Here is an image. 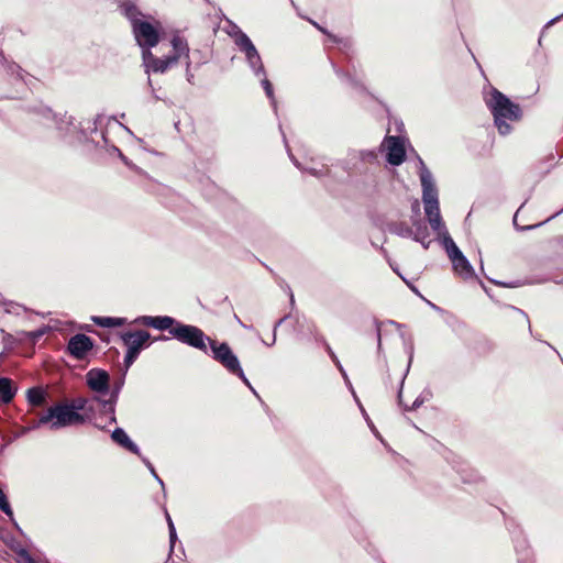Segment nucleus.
Returning <instances> with one entry per match:
<instances>
[{
    "mask_svg": "<svg viewBox=\"0 0 563 563\" xmlns=\"http://www.w3.org/2000/svg\"><path fill=\"white\" fill-rule=\"evenodd\" d=\"M87 421V415L73 410L68 402H57L51 406L46 412L40 415L38 420L33 422L34 427L48 424L52 430L68 426H79Z\"/></svg>",
    "mask_w": 563,
    "mask_h": 563,
    "instance_id": "nucleus-1",
    "label": "nucleus"
},
{
    "mask_svg": "<svg viewBox=\"0 0 563 563\" xmlns=\"http://www.w3.org/2000/svg\"><path fill=\"white\" fill-rule=\"evenodd\" d=\"M172 52L164 56L157 57L150 51L144 54V59L148 67L152 68L154 73H165L173 66L177 65L179 58L181 56L189 57V47L187 41L181 36H174L172 40Z\"/></svg>",
    "mask_w": 563,
    "mask_h": 563,
    "instance_id": "nucleus-2",
    "label": "nucleus"
},
{
    "mask_svg": "<svg viewBox=\"0 0 563 563\" xmlns=\"http://www.w3.org/2000/svg\"><path fill=\"white\" fill-rule=\"evenodd\" d=\"M170 335L184 344L198 349L205 353L208 351L206 341L210 339L198 327L176 322L170 329Z\"/></svg>",
    "mask_w": 563,
    "mask_h": 563,
    "instance_id": "nucleus-3",
    "label": "nucleus"
},
{
    "mask_svg": "<svg viewBox=\"0 0 563 563\" xmlns=\"http://www.w3.org/2000/svg\"><path fill=\"white\" fill-rule=\"evenodd\" d=\"M121 339L128 347L124 365L129 368L135 362L141 351L150 345L151 334L145 330L126 331L121 334Z\"/></svg>",
    "mask_w": 563,
    "mask_h": 563,
    "instance_id": "nucleus-4",
    "label": "nucleus"
},
{
    "mask_svg": "<svg viewBox=\"0 0 563 563\" xmlns=\"http://www.w3.org/2000/svg\"><path fill=\"white\" fill-rule=\"evenodd\" d=\"M213 358L225 367L231 374H234L246 382L243 369L240 366L238 357L232 352L228 343H219L216 340L208 339Z\"/></svg>",
    "mask_w": 563,
    "mask_h": 563,
    "instance_id": "nucleus-5",
    "label": "nucleus"
},
{
    "mask_svg": "<svg viewBox=\"0 0 563 563\" xmlns=\"http://www.w3.org/2000/svg\"><path fill=\"white\" fill-rule=\"evenodd\" d=\"M493 115L504 117L507 120L516 121L521 117L519 104L514 103L508 97L497 89H494L488 102Z\"/></svg>",
    "mask_w": 563,
    "mask_h": 563,
    "instance_id": "nucleus-6",
    "label": "nucleus"
},
{
    "mask_svg": "<svg viewBox=\"0 0 563 563\" xmlns=\"http://www.w3.org/2000/svg\"><path fill=\"white\" fill-rule=\"evenodd\" d=\"M133 33L142 47H154L159 42L158 29L147 21L135 22Z\"/></svg>",
    "mask_w": 563,
    "mask_h": 563,
    "instance_id": "nucleus-7",
    "label": "nucleus"
},
{
    "mask_svg": "<svg viewBox=\"0 0 563 563\" xmlns=\"http://www.w3.org/2000/svg\"><path fill=\"white\" fill-rule=\"evenodd\" d=\"M93 349V341L86 334L73 335L67 344V352L76 360H84Z\"/></svg>",
    "mask_w": 563,
    "mask_h": 563,
    "instance_id": "nucleus-8",
    "label": "nucleus"
},
{
    "mask_svg": "<svg viewBox=\"0 0 563 563\" xmlns=\"http://www.w3.org/2000/svg\"><path fill=\"white\" fill-rule=\"evenodd\" d=\"M86 378L87 385L91 390L101 394L108 393L110 376L104 369L92 368L87 373Z\"/></svg>",
    "mask_w": 563,
    "mask_h": 563,
    "instance_id": "nucleus-9",
    "label": "nucleus"
},
{
    "mask_svg": "<svg viewBox=\"0 0 563 563\" xmlns=\"http://www.w3.org/2000/svg\"><path fill=\"white\" fill-rule=\"evenodd\" d=\"M176 320L168 316H142L136 318L133 323L141 324L148 328H154L158 330H168L170 333V329L176 324Z\"/></svg>",
    "mask_w": 563,
    "mask_h": 563,
    "instance_id": "nucleus-10",
    "label": "nucleus"
},
{
    "mask_svg": "<svg viewBox=\"0 0 563 563\" xmlns=\"http://www.w3.org/2000/svg\"><path fill=\"white\" fill-rule=\"evenodd\" d=\"M387 162L391 165H400L406 158V151L404 144L397 136H389L387 139Z\"/></svg>",
    "mask_w": 563,
    "mask_h": 563,
    "instance_id": "nucleus-11",
    "label": "nucleus"
},
{
    "mask_svg": "<svg viewBox=\"0 0 563 563\" xmlns=\"http://www.w3.org/2000/svg\"><path fill=\"white\" fill-rule=\"evenodd\" d=\"M26 400L32 408H40L46 405L47 394L40 386L32 387L26 390Z\"/></svg>",
    "mask_w": 563,
    "mask_h": 563,
    "instance_id": "nucleus-12",
    "label": "nucleus"
},
{
    "mask_svg": "<svg viewBox=\"0 0 563 563\" xmlns=\"http://www.w3.org/2000/svg\"><path fill=\"white\" fill-rule=\"evenodd\" d=\"M111 438L114 442H117L118 444H120L121 446L126 449L129 452L135 453V454L139 453L137 445L129 438V435L126 434V432L123 429L117 428L112 432Z\"/></svg>",
    "mask_w": 563,
    "mask_h": 563,
    "instance_id": "nucleus-13",
    "label": "nucleus"
},
{
    "mask_svg": "<svg viewBox=\"0 0 563 563\" xmlns=\"http://www.w3.org/2000/svg\"><path fill=\"white\" fill-rule=\"evenodd\" d=\"M16 388L13 387V382L10 378H0V405L9 404L13 400Z\"/></svg>",
    "mask_w": 563,
    "mask_h": 563,
    "instance_id": "nucleus-14",
    "label": "nucleus"
},
{
    "mask_svg": "<svg viewBox=\"0 0 563 563\" xmlns=\"http://www.w3.org/2000/svg\"><path fill=\"white\" fill-rule=\"evenodd\" d=\"M421 185H422V201L423 205L430 203H439L438 201V191L435 187L430 183L427 176L421 175Z\"/></svg>",
    "mask_w": 563,
    "mask_h": 563,
    "instance_id": "nucleus-15",
    "label": "nucleus"
},
{
    "mask_svg": "<svg viewBox=\"0 0 563 563\" xmlns=\"http://www.w3.org/2000/svg\"><path fill=\"white\" fill-rule=\"evenodd\" d=\"M424 212L433 230H439L442 224L439 203L424 205Z\"/></svg>",
    "mask_w": 563,
    "mask_h": 563,
    "instance_id": "nucleus-16",
    "label": "nucleus"
},
{
    "mask_svg": "<svg viewBox=\"0 0 563 563\" xmlns=\"http://www.w3.org/2000/svg\"><path fill=\"white\" fill-rule=\"evenodd\" d=\"M452 264H453L454 271L457 274H460L461 276H463L464 278H468V277L473 276V274H474L473 267L471 266V264L468 263V261L466 260V257L463 254L457 256L456 258H454L452 261Z\"/></svg>",
    "mask_w": 563,
    "mask_h": 563,
    "instance_id": "nucleus-17",
    "label": "nucleus"
},
{
    "mask_svg": "<svg viewBox=\"0 0 563 563\" xmlns=\"http://www.w3.org/2000/svg\"><path fill=\"white\" fill-rule=\"evenodd\" d=\"M92 321L95 324L103 327V328L121 327L125 322V320L123 318H113V317H92Z\"/></svg>",
    "mask_w": 563,
    "mask_h": 563,
    "instance_id": "nucleus-18",
    "label": "nucleus"
},
{
    "mask_svg": "<svg viewBox=\"0 0 563 563\" xmlns=\"http://www.w3.org/2000/svg\"><path fill=\"white\" fill-rule=\"evenodd\" d=\"M121 8L124 15L131 21L132 26L135 25V22H141L139 18L142 15V13L135 4L125 2Z\"/></svg>",
    "mask_w": 563,
    "mask_h": 563,
    "instance_id": "nucleus-19",
    "label": "nucleus"
},
{
    "mask_svg": "<svg viewBox=\"0 0 563 563\" xmlns=\"http://www.w3.org/2000/svg\"><path fill=\"white\" fill-rule=\"evenodd\" d=\"M87 405H88V400L86 398H82V397H79V398H76V399H73L68 406L77 411V412H80V413H86L87 415V419L89 418V413L88 411H92V408H87Z\"/></svg>",
    "mask_w": 563,
    "mask_h": 563,
    "instance_id": "nucleus-20",
    "label": "nucleus"
},
{
    "mask_svg": "<svg viewBox=\"0 0 563 563\" xmlns=\"http://www.w3.org/2000/svg\"><path fill=\"white\" fill-rule=\"evenodd\" d=\"M118 391H119V388L115 391L112 393L110 399L102 400V408H103L104 412H110L112 415V417H111V421L112 422L115 421L114 404L117 401Z\"/></svg>",
    "mask_w": 563,
    "mask_h": 563,
    "instance_id": "nucleus-21",
    "label": "nucleus"
},
{
    "mask_svg": "<svg viewBox=\"0 0 563 563\" xmlns=\"http://www.w3.org/2000/svg\"><path fill=\"white\" fill-rule=\"evenodd\" d=\"M505 120L506 118L504 117H498L497 114L494 115V121L498 129V132L503 135L508 134L511 130V126Z\"/></svg>",
    "mask_w": 563,
    "mask_h": 563,
    "instance_id": "nucleus-22",
    "label": "nucleus"
},
{
    "mask_svg": "<svg viewBox=\"0 0 563 563\" xmlns=\"http://www.w3.org/2000/svg\"><path fill=\"white\" fill-rule=\"evenodd\" d=\"M445 246L451 261L463 254L452 239L445 241Z\"/></svg>",
    "mask_w": 563,
    "mask_h": 563,
    "instance_id": "nucleus-23",
    "label": "nucleus"
},
{
    "mask_svg": "<svg viewBox=\"0 0 563 563\" xmlns=\"http://www.w3.org/2000/svg\"><path fill=\"white\" fill-rule=\"evenodd\" d=\"M245 56L246 58L249 59V62L252 64V65H255L257 62L261 63V56L256 49V47L253 45H251L250 47H247L245 51Z\"/></svg>",
    "mask_w": 563,
    "mask_h": 563,
    "instance_id": "nucleus-24",
    "label": "nucleus"
},
{
    "mask_svg": "<svg viewBox=\"0 0 563 563\" xmlns=\"http://www.w3.org/2000/svg\"><path fill=\"white\" fill-rule=\"evenodd\" d=\"M236 45L240 47L242 52H244L247 47L253 45L252 41L245 33H240V35L235 40Z\"/></svg>",
    "mask_w": 563,
    "mask_h": 563,
    "instance_id": "nucleus-25",
    "label": "nucleus"
},
{
    "mask_svg": "<svg viewBox=\"0 0 563 563\" xmlns=\"http://www.w3.org/2000/svg\"><path fill=\"white\" fill-rule=\"evenodd\" d=\"M427 236H428L427 228L426 227L419 228L417 233L415 234V240L420 242L427 249L429 245V241L426 242Z\"/></svg>",
    "mask_w": 563,
    "mask_h": 563,
    "instance_id": "nucleus-26",
    "label": "nucleus"
},
{
    "mask_svg": "<svg viewBox=\"0 0 563 563\" xmlns=\"http://www.w3.org/2000/svg\"><path fill=\"white\" fill-rule=\"evenodd\" d=\"M0 510H2L7 515H11L12 510L8 503V499L3 493V490L0 488Z\"/></svg>",
    "mask_w": 563,
    "mask_h": 563,
    "instance_id": "nucleus-27",
    "label": "nucleus"
},
{
    "mask_svg": "<svg viewBox=\"0 0 563 563\" xmlns=\"http://www.w3.org/2000/svg\"><path fill=\"white\" fill-rule=\"evenodd\" d=\"M263 87L268 98L274 97L273 86L268 79L263 80Z\"/></svg>",
    "mask_w": 563,
    "mask_h": 563,
    "instance_id": "nucleus-28",
    "label": "nucleus"
},
{
    "mask_svg": "<svg viewBox=\"0 0 563 563\" xmlns=\"http://www.w3.org/2000/svg\"><path fill=\"white\" fill-rule=\"evenodd\" d=\"M168 526H169L170 541L173 542L176 539V530H175V527L173 525L170 517H168Z\"/></svg>",
    "mask_w": 563,
    "mask_h": 563,
    "instance_id": "nucleus-29",
    "label": "nucleus"
},
{
    "mask_svg": "<svg viewBox=\"0 0 563 563\" xmlns=\"http://www.w3.org/2000/svg\"><path fill=\"white\" fill-rule=\"evenodd\" d=\"M396 379H397L398 383L402 384V382H404L402 371H399V373L397 374Z\"/></svg>",
    "mask_w": 563,
    "mask_h": 563,
    "instance_id": "nucleus-30",
    "label": "nucleus"
},
{
    "mask_svg": "<svg viewBox=\"0 0 563 563\" xmlns=\"http://www.w3.org/2000/svg\"><path fill=\"white\" fill-rule=\"evenodd\" d=\"M391 380H393L391 375H390V374H388V376H387V382H386V383H387V384H391V383H393Z\"/></svg>",
    "mask_w": 563,
    "mask_h": 563,
    "instance_id": "nucleus-31",
    "label": "nucleus"
},
{
    "mask_svg": "<svg viewBox=\"0 0 563 563\" xmlns=\"http://www.w3.org/2000/svg\"><path fill=\"white\" fill-rule=\"evenodd\" d=\"M165 339H166V336L161 335V336H158L156 340H165Z\"/></svg>",
    "mask_w": 563,
    "mask_h": 563,
    "instance_id": "nucleus-32",
    "label": "nucleus"
},
{
    "mask_svg": "<svg viewBox=\"0 0 563 563\" xmlns=\"http://www.w3.org/2000/svg\"><path fill=\"white\" fill-rule=\"evenodd\" d=\"M407 232H408V234H411L412 230L411 229H407Z\"/></svg>",
    "mask_w": 563,
    "mask_h": 563,
    "instance_id": "nucleus-33",
    "label": "nucleus"
}]
</instances>
